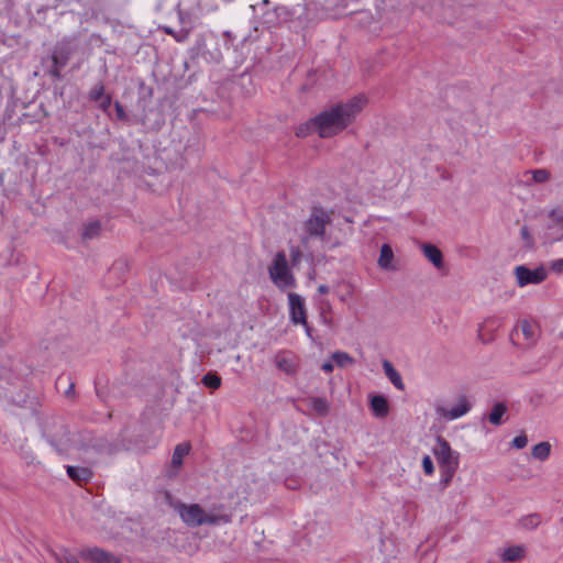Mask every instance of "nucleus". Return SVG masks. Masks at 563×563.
Returning <instances> with one entry per match:
<instances>
[{
  "instance_id": "c85d7f7f",
  "label": "nucleus",
  "mask_w": 563,
  "mask_h": 563,
  "mask_svg": "<svg viewBox=\"0 0 563 563\" xmlns=\"http://www.w3.org/2000/svg\"><path fill=\"white\" fill-rule=\"evenodd\" d=\"M331 358L339 367H346L354 364V358L346 352L336 351L331 355Z\"/></svg>"
},
{
  "instance_id": "4468645a",
  "label": "nucleus",
  "mask_w": 563,
  "mask_h": 563,
  "mask_svg": "<svg viewBox=\"0 0 563 563\" xmlns=\"http://www.w3.org/2000/svg\"><path fill=\"white\" fill-rule=\"evenodd\" d=\"M295 135L298 139L319 137V122L313 117L296 126Z\"/></svg>"
},
{
  "instance_id": "4c0bfd02",
  "label": "nucleus",
  "mask_w": 563,
  "mask_h": 563,
  "mask_svg": "<svg viewBox=\"0 0 563 563\" xmlns=\"http://www.w3.org/2000/svg\"><path fill=\"white\" fill-rule=\"evenodd\" d=\"M422 467L427 475H431L434 471L432 460L429 455H426L422 460Z\"/></svg>"
},
{
  "instance_id": "20e7f679",
  "label": "nucleus",
  "mask_w": 563,
  "mask_h": 563,
  "mask_svg": "<svg viewBox=\"0 0 563 563\" xmlns=\"http://www.w3.org/2000/svg\"><path fill=\"white\" fill-rule=\"evenodd\" d=\"M268 274L274 285L280 290H286L296 286V278L290 271L284 251H279L275 254L271 265L268 266Z\"/></svg>"
},
{
  "instance_id": "5701e85b",
  "label": "nucleus",
  "mask_w": 563,
  "mask_h": 563,
  "mask_svg": "<svg viewBox=\"0 0 563 563\" xmlns=\"http://www.w3.org/2000/svg\"><path fill=\"white\" fill-rule=\"evenodd\" d=\"M18 451L27 464H33L36 462V455L33 445L27 441V439L20 441Z\"/></svg>"
},
{
  "instance_id": "423d86ee",
  "label": "nucleus",
  "mask_w": 563,
  "mask_h": 563,
  "mask_svg": "<svg viewBox=\"0 0 563 563\" xmlns=\"http://www.w3.org/2000/svg\"><path fill=\"white\" fill-rule=\"evenodd\" d=\"M517 285L526 287L528 285H539L548 278V271L543 265L530 269L526 265L516 266L514 269Z\"/></svg>"
},
{
  "instance_id": "1a4fd4ad",
  "label": "nucleus",
  "mask_w": 563,
  "mask_h": 563,
  "mask_svg": "<svg viewBox=\"0 0 563 563\" xmlns=\"http://www.w3.org/2000/svg\"><path fill=\"white\" fill-rule=\"evenodd\" d=\"M288 302H289V314L290 320L295 324H302L306 327V332L310 336V328L307 323V311L305 306V300L301 296L295 292L288 294Z\"/></svg>"
},
{
  "instance_id": "39448f33",
  "label": "nucleus",
  "mask_w": 563,
  "mask_h": 563,
  "mask_svg": "<svg viewBox=\"0 0 563 563\" xmlns=\"http://www.w3.org/2000/svg\"><path fill=\"white\" fill-rule=\"evenodd\" d=\"M332 221L331 213L321 209L314 208L309 219L305 222V230L307 235L301 238V243L307 244L309 238L324 239L325 227Z\"/></svg>"
},
{
  "instance_id": "f8f14e48",
  "label": "nucleus",
  "mask_w": 563,
  "mask_h": 563,
  "mask_svg": "<svg viewBox=\"0 0 563 563\" xmlns=\"http://www.w3.org/2000/svg\"><path fill=\"white\" fill-rule=\"evenodd\" d=\"M518 332H520L522 336V342L520 343L521 347L530 349L536 345L539 334L536 325L531 324L529 321L523 320L518 325Z\"/></svg>"
},
{
  "instance_id": "412c9836",
  "label": "nucleus",
  "mask_w": 563,
  "mask_h": 563,
  "mask_svg": "<svg viewBox=\"0 0 563 563\" xmlns=\"http://www.w3.org/2000/svg\"><path fill=\"white\" fill-rule=\"evenodd\" d=\"M68 54L63 49H56L52 55V70L51 74L55 77L59 76L60 69L67 64Z\"/></svg>"
},
{
  "instance_id": "f03ea898",
  "label": "nucleus",
  "mask_w": 563,
  "mask_h": 563,
  "mask_svg": "<svg viewBox=\"0 0 563 563\" xmlns=\"http://www.w3.org/2000/svg\"><path fill=\"white\" fill-rule=\"evenodd\" d=\"M68 431L62 428L60 437H52V443L59 451H68L71 448L76 449L81 453V456L89 463H93L99 455L113 454L117 452V448L102 438H89L87 441L78 442L74 441L73 444L68 443Z\"/></svg>"
},
{
  "instance_id": "cd10ccee",
  "label": "nucleus",
  "mask_w": 563,
  "mask_h": 563,
  "mask_svg": "<svg viewBox=\"0 0 563 563\" xmlns=\"http://www.w3.org/2000/svg\"><path fill=\"white\" fill-rule=\"evenodd\" d=\"M525 175L531 176V181L534 184H544L551 178V173L548 169L528 170Z\"/></svg>"
},
{
  "instance_id": "72a5a7b5",
  "label": "nucleus",
  "mask_w": 563,
  "mask_h": 563,
  "mask_svg": "<svg viewBox=\"0 0 563 563\" xmlns=\"http://www.w3.org/2000/svg\"><path fill=\"white\" fill-rule=\"evenodd\" d=\"M441 468L443 473V483L448 485L451 482L454 473L456 472L457 466H446Z\"/></svg>"
},
{
  "instance_id": "6e6552de",
  "label": "nucleus",
  "mask_w": 563,
  "mask_h": 563,
  "mask_svg": "<svg viewBox=\"0 0 563 563\" xmlns=\"http://www.w3.org/2000/svg\"><path fill=\"white\" fill-rule=\"evenodd\" d=\"M432 452L441 467L459 466V454L451 449L445 439L438 437Z\"/></svg>"
},
{
  "instance_id": "a211bd4d",
  "label": "nucleus",
  "mask_w": 563,
  "mask_h": 563,
  "mask_svg": "<svg viewBox=\"0 0 563 563\" xmlns=\"http://www.w3.org/2000/svg\"><path fill=\"white\" fill-rule=\"evenodd\" d=\"M394 253L389 244H383L380 247L379 257L377 261L378 266L385 271H394L393 265Z\"/></svg>"
},
{
  "instance_id": "58836bf2",
  "label": "nucleus",
  "mask_w": 563,
  "mask_h": 563,
  "mask_svg": "<svg viewBox=\"0 0 563 563\" xmlns=\"http://www.w3.org/2000/svg\"><path fill=\"white\" fill-rule=\"evenodd\" d=\"M528 443V439L526 435H518L512 440V445L516 449H523Z\"/></svg>"
},
{
  "instance_id": "473e14b6",
  "label": "nucleus",
  "mask_w": 563,
  "mask_h": 563,
  "mask_svg": "<svg viewBox=\"0 0 563 563\" xmlns=\"http://www.w3.org/2000/svg\"><path fill=\"white\" fill-rule=\"evenodd\" d=\"M520 235H521V239L523 241V245L526 249H532L533 245H534V240L530 233V230L527 225H523L521 229H520Z\"/></svg>"
},
{
  "instance_id": "a18cd8bd",
  "label": "nucleus",
  "mask_w": 563,
  "mask_h": 563,
  "mask_svg": "<svg viewBox=\"0 0 563 563\" xmlns=\"http://www.w3.org/2000/svg\"><path fill=\"white\" fill-rule=\"evenodd\" d=\"M318 291L320 294H328L329 292V288L325 285H320L319 288H318Z\"/></svg>"
},
{
  "instance_id": "7c9ffc66",
  "label": "nucleus",
  "mask_w": 563,
  "mask_h": 563,
  "mask_svg": "<svg viewBox=\"0 0 563 563\" xmlns=\"http://www.w3.org/2000/svg\"><path fill=\"white\" fill-rule=\"evenodd\" d=\"M541 523V518L537 514L528 515L520 520L525 529H536Z\"/></svg>"
},
{
  "instance_id": "a19ab883",
  "label": "nucleus",
  "mask_w": 563,
  "mask_h": 563,
  "mask_svg": "<svg viewBox=\"0 0 563 563\" xmlns=\"http://www.w3.org/2000/svg\"><path fill=\"white\" fill-rule=\"evenodd\" d=\"M58 563H79L77 558L74 555L66 553L62 558H58Z\"/></svg>"
},
{
  "instance_id": "c9c22d12",
  "label": "nucleus",
  "mask_w": 563,
  "mask_h": 563,
  "mask_svg": "<svg viewBox=\"0 0 563 563\" xmlns=\"http://www.w3.org/2000/svg\"><path fill=\"white\" fill-rule=\"evenodd\" d=\"M549 269L558 275L563 274V258L550 262Z\"/></svg>"
},
{
  "instance_id": "f704fd0d",
  "label": "nucleus",
  "mask_w": 563,
  "mask_h": 563,
  "mask_svg": "<svg viewBox=\"0 0 563 563\" xmlns=\"http://www.w3.org/2000/svg\"><path fill=\"white\" fill-rule=\"evenodd\" d=\"M104 95V88L102 85H96L90 91V98L96 102L99 101V99H101V97Z\"/></svg>"
},
{
  "instance_id": "e433bc0d",
  "label": "nucleus",
  "mask_w": 563,
  "mask_h": 563,
  "mask_svg": "<svg viewBox=\"0 0 563 563\" xmlns=\"http://www.w3.org/2000/svg\"><path fill=\"white\" fill-rule=\"evenodd\" d=\"M301 256H302V253H301V251L299 250V247H297V246H292V247L290 249V260H291V264H292L294 266H296V265L300 262Z\"/></svg>"
},
{
  "instance_id": "6ab92c4d",
  "label": "nucleus",
  "mask_w": 563,
  "mask_h": 563,
  "mask_svg": "<svg viewBox=\"0 0 563 563\" xmlns=\"http://www.w3.org/2000/svg\"><path fill=\"white\" fill-rule=\"evenodd\" d=\"M371 408L378 418H385L389 412L388 401L384 396H374L371 399Z\"/></svg>"
},
{
  "instance_id": "9b49d317",
  "label": "nucleus",
  "mask_w": 563,
  "mask_h": 563,
  "mask_svg": "<svg viewBox=\"0 0 563 563\" xmlns=\"http://www.w3.org/2000/svg\"><path fill=\"white\" fill-rule=\"evenodd\" d=\"M276 368L288 376H295L299 369V358L289 351H280L274 356Z\"/></svg>"
},
{
  "instance_id": "b1692460",
  "label": "nucleus",
  "mask_w": 563,
  "mask_h": 563,
  "mask_svg": "<svg viewBox=\"0 0 563 563\" xmlns=\"http://www.w3.org/2000/svg\"><path fill=\"white\" fill-rule=\"evenodd\" d=\"M311 409L318 416H327L329 413L330 405L327 399L321 397H311L308 399Z\"/></svg>"
},
{
  "instance_id": "37998d69",
  "label": "nucleus",
  "mask_w": 563,
  "mask_h": 563,
  "mask_svg": "<svg viewBox=\"0 0 563 563\" xmlns=\"http://www.w3.org/2000/svg\"><path fill=\"white\" fill-rule=\"evenodd\" d=\"M114 108H115L117 118L119 120H125L126 115H125L123 108L119 103H115Z\"/></svg>"
},
{
  "instance_id": "f257e3e1",
  "label": "nucleus",
  "mask_w": 563,
  "mask_h": 563,
  "mask_svg": "<svg viewBox=\"0 0 563 563\" xmlns=\"http://www.w3.org/2000/svg\"><path fill=\"white\" fill-rule=\"evenodd\" d=\"M368 104L364 93L331 104L316 117L319 122V137L331 139L345 130Z\"/></svg>"
},
{
  "instance_id": "f3484780",
  "label": "nucleus",
  "mask_w": 563,
  "mask_h": 563,
  "mask_svg": "<svg viewBox=\"0 0 563 563\" xmlns=\"http://www.w3.org/2000/svg\"><path fill=\"white\" fill-rule=\"evenodd\" d=\"M423 255L437 267L440 268L443 266V255L442 252L432 244H422L421 246Z\"/></svg>"
},
{
  "instance_id": "2f4dec72",
  "label": "nucleus",
  "mask_w": 563,
  "mask_h": 563,
  "mask_svg": "<svg viewBox=\"0 0 563 563\" xmlns=\"http://www.w3.org/2000/svg\"><path fill=\"white\" fill-rule=\"evenodd\" d=\"M202 384L213 390L221 386V377L213 373H208L202 377Z\"/></svg>"
},
{
  "instance_id": "c756f323",
  "label": "nucleus",
  "mask_w": 563,
  "mask_h": 563,
  "mask_svg": "<svg viewBox=\"0 0 563 563\" xmlns=\"http://www.w3.org/2000/svg\"><path fill=\"white\" fill-rule=\"evenodd\" d=\"M551 223L563 231V207H556L549 211L548 214Z\"/></svg>"
},
{
  "instance_id": "aec40b11",
  "label": "nucleus",
  "mask_w": 563,
  "mask_h": 563,
  "mask_svg": "<svg viewBox=\"0 0 563 563\" xmlns=\"http://www.w3.org/2000/svg\"><path fill=\"white\" fill-rule=\"evenodd\" d=\"M383 368L385 372V375L388 377V379L391 382V384L399 390H404L405 385L402 383L400 374L394 368L393 364L385 360L383 361Z\"/></svg>"
},
{
  "instance_id": "0eeeda50",
  "label": "nucleus",
  "mask_w": 563,
  "mask_h": 563,
  "mask_svg": "<svg viewBox=\"0 0 563 563\" xmlns=\"http://www.w3.org/2000/svg\"><path fill=\"white\" fill-rule=\"evenodd\" d=\"M472 409V402L465 395L456 398V404L449 408L442 402H438L434 407L435 413L444 420H455L466 415Z\"/></svg>"
},
{
  "instance_id": "49530a36",
  "label": "nucleus",
  "mask_w": 563,
  "mask_h": 563,
  "mask_svg": "<svg viewBox=\"0 0 563 563\" xmlns=\"http://www.w3.org/2000/svg\"><path fill=\"white\" fill-rule=\"evenodd\" d=\"M340 300H341V301H345V300H346V295L341 296V297H340Z\"/></svg>"
},
{
  "instance_id": "393cba45",
  "label": "nucleus",
  "mask_w": 563,
  "mask_h": 563,
  "mask_svg": "<svg viewBox=\"0 0 563 563\" xmlns=\"http://www.w3.org/2000/svg\"><path fill=\"white\" fill-rule=\"evenodd\" d=\"M101 233V223L99 221H91L84 225L81 236L84 240H91L99 236Z\"/></svg>"
},
{
  "instance_id": "7ed1b4c3",
  "label": "nucleus",
  "mask_w": 563,
  "mask_h": 563,
  "mask_svg": "<svg viewBox=\"0 0 563 563\" xmlns=\"http://www.w3.org/2000/svg\"><path fill=\"white\" fill-rule=\"evenodd\" d=\"M174 509L179 514L181 520L190 527H199L202 525L228 523L231 518L227 514L206 511L198 504L186 505L180 501L170 503Z\"/></svg>"
},
{
  "instance_id": "ddd939ff",
  "label": "nucleus",
  "mask_w": 563,
  "mask_h": 563,
  "mask_svg": "<svg viewBox=\"0 0 563 563\" xmlns=\"http://www.w3.org/2000/svg\"><path fill=\"white\" fill-rule=\"evenodd\" d=\"M190 449H191V445L189 442H184V443L176 445L174 453H173L170 466L167 471V474L169 477H175L177 475L178 470L180 468V466L183 464V457L189 453Z\"/></svg>"
},
{
  "instance_id": "79ce46f5",
  "label": "nucleus",
  "mask_w": 563,
  "mask_h": 563,
  "mask_svg": "<svg viewBox=\"0 0 563 563\" xmlns=\"http://www.w3.org/2000/svg\"><path fill=\"white\" fill-rule=\"evenodd\" d=\"M58 563H79L77 558L74 555L66 553L62 558H58Z\"/></svg>"
},
{
  "instance_id": "ea45409f",
  "label": "nucleus",
  "mask_w": 563,
  "mask_h": 563,
  "mask_svg": "<svg viewBox=\"0 0 563 563\" xmlns=\"http://www.w3.org/2000/svg\"><path fill=\"white\" fill-rule=\"evenodd\" d=\"M98 106L102 108L103 110H107L111 104V98L109 95H104L97 101Z\"/></svg>"
},
{
  "instance_id": "bb28decb",
  "label": "nucleus",
  "mask_w": 563,
  "mask_h": 563,
  "mask_svg": "<svg viewBox=\"0 0 563 563\" xmlns=\"http://www.w3.org/2000/svg\"><path fill=\"white\" fill-rule=\"evenodd\" d=\"M507 407L503 402H498L494 405L489 416L488 420L494 426H499L501 423V418L506 413Z\"/></svg>"
},
{
  "instance_id": "4be33fe9",
  "label": "nucleus",
  "mask_w": 563,
  "mask_h": 563,
  "mask_svg": "<svg viewBox=\"0 0 563 563\" xmlns=\"http://www.w3.org/2000/svg\"><path fill=\"white\" fill-rule=\"evenodd\" d=\"M526 555V548L523 545H514L503 551L501 560L505 562H518Z\"/></svg>"
},
{
  "instance_id": "c03bdc74",
  "label": "nucleus",
  "mask_w": 563,
  "mask_h": 563,
  "mask_svg": "<svg viewBox=\"0 0 563 563\" xmlns=\"http://www.w3.org/2000/svg\"><path fill=\"white\" fill-rule=\"evenodd\" d=\"M321 368L327 373H331L333 371V364L331 362H325L322 364Z\"/></svg>"
},
{
  "instance_id": "2eb2a0df",
  "label": "nucleus",
  "mask_w": 563,
  "mask_h": 563,
  "mask_svg": "<svg viewBox=\"0 0 563 563\" xmlns=\"http://www.w3.org/2000/svg\"><path fill=\"white\" fill-rule=\"evenodd\" d=\"M79 558L86 561H91L95 563H107L110 562L111 554L106 552L100 548H85L81 549L78 553Z\"/></svg>"
},
{
  "instance_id": "9d476101",
  "label": "nucleus",
  "mask_w": 563,
  "mask_h": 563,
  "mask_svg": "<svg viewBox=\"0 0 563 563\" xmlns=\"http://www.w3.org/2000/svg\"><path fill=\"white\" fill-rule=\"evenodd\" d=\"M504 319L498 316H489L487 317L479 325L477 330L478 340L488 344L495 341L496 332L503 325Z\"/></svg>"
},
{
  "instance_id": "a878e982",
  "label": "nucleus",
  "mask_w": 563,
  "mask_h": 563,
  "mask_svg": "<svg viewBox=\"0 0 563 563\" xmlns=\"http://www.w3.org/2000/svg\"><path fill=\"white\" fill-rule=\"evenodd\" d=\"M551 453V444L548 441L540 442L532 448L531 454L539 461H545Z\"/></svg>"
},
{
  "instance_id": "dca6fc26",
  "label": "nucleus",
  "mask_w": 563,
  "mask_h": 563,
  "mask_svg": "<svg viewBox=\"0 0 563 563\" xmlns=\"http://www.w3.org/2000/svg\"><path fill=\"white\" fill-rule=\"evenodd\" d=\"M67 475L76 483H87L92 477V471L89 467L67 466Z\"/></svg>"
}]
</instances>
